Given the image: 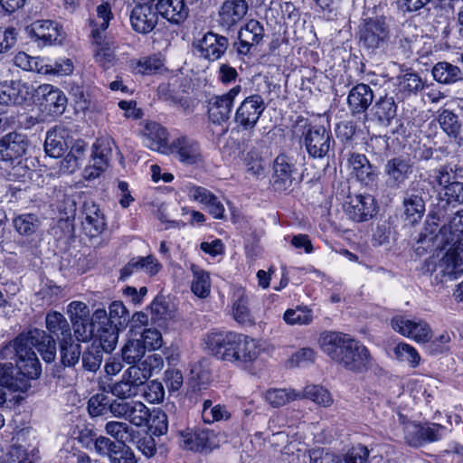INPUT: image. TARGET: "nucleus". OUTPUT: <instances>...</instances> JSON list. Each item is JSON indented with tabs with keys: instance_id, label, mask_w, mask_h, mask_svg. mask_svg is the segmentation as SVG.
I'll list each match as a JSON object with an SVG mask.
<instances>
[{
	"instance_id": "1",
	"label": "nucleus",
	"mask_w": 463,
	"mask_h": 463,
	"mask_svg": "<svg viewBox=\"0 0 463 463\" xmlns=\"http://www.w3.org/2000/svg\"><path fill=\"white\" fill-rule=\"evenodd\" d=\"M318 343L323 352L345 370L360 373L370 364L371 355L367 347L349 335L325 332L320 335Z\"/></svg>"
},
{
	"instance_id": "2",
	"label": "nucleus",
	"mask_w": 463,
	"mask_h": 463,
	"mask_svg": "<svg viewBox=\"0 0 463 463\" xmlns=\"http://www.w3.org/2000/svg\"><path fill=\"white\" fill-rule=\"evenodd\" d=\"M204 343L218 359L236 364L253 362L261 352L257 340L234 332H210Z\"/></svg>"
},
{
	"instance_id": "3",
	"label": "nucleus",
	"mask_w": 463,
	"mask_h": 463,
	"mask_svg": "<svg viewBox=\"0 0 463 463\" xmlns=\"http://www.w3.org/2000/svg\"><path fill=\"white\" fill-rule=\"evenodd\" d=\"M449 246L440 260L430 257L422 263L421 272L431 276V285L434 287L444 288L463 273V244Z\"/></svg>"
},
{
	"instance_id": "4",
	"label": "nucleus",
	"mask_w": 463,
	"mask_h": 463,
	"mask_svg": "<svg viewBox=\"0 0 463 463\" xmlns=\"http://www.w3.org/2000/svg\"><path fill=\"white\" fill-rule=\"evenodd\" d=\"M112 17L110 6L106 3L97 7V15L90 22L94 44V59L104 69L112 67L116 62L115 43L102 34L109 27Z\"/></svg>"
},
{
	"instance_id": "5",
	"label": "nucleus",
	"mask_w": 463,
	"mask_h": 463,
	"mask_svg": "<svg viewBox=\"0 0 463 463\" xmlns=\"http://www.w3.org/2000/svg\"><path fill=\"white\" fill-rule=\"evenodd\" d=\"M29 139L16 131L10 132L0 138V161L5 165V176L14 181L26 173L22 158L29 147Z\"/></svg>"
},
{
	"instance_id": "6",
	"label": "nucleus",
	"mask_w": 463,
	"mask_h": 463,
	"mask_svg": "<svg viewBox=\"0 0 463 463\" xmlns=\"http://www.w3.org/2000/svg\"><path fill=\"white\" fill-rule=\"evenodd\" d=\"M390 26L384 18L364 19L359 25V43L369 53L383 52L390 42Z\"/></svg>"
},
{
	"instance_id": "7",
	"label": "nucleus",
	"mask_w": 463,
	"mask_h": 463,
	"mask_svg": "<svg viewBox=\"0 0 463 463\" xmlns=\"http://www.w3.org/2000/svg\"><path fill=\"white\" fill-rule=\"evenodd\" d=\"M390 325L396 333L417 344H427L433 336L429 322L419 317L398 315L391 319Z\"/></svg>"
},
{
	"instance_id": "8",
	"label": "nucleus",
	"mask_w": 463,
	"mask_h": 463,
	"mask_svg": "<svg viewBox=\"0 0 463 463\" xmlns=\"http://www.w3.org/2000/svg\"><path fill=\"white\" fill-rule=\"evenodd\" d=\"M433 179L440 187L439 198L441 202L452 207L463 204V182L456 179L451 168L443 165L435 169Z\"/></svg>"
},
{
	"instance_id": "9",
	"label": "nucleus",
	"mask_w": 463,
	"mask_h": 463,
	"mask_svg": "<svg viewBox=\"0 0 463 463\" xmlns=\"http://www.w3.org/2000/svg\"><path fill=\"white\" fill-rule=\"evenodd\" d=\"M428 231V228H425ZM435 241L438 247L445 249L448 245L463 244V209L458 210L448 223H445L435 236L427 232L420 234L419 242L426 243Z\"/></svg>"
},
{
	"instance_id": "10",
	"label": "nucleus",
	"mask_w": 463,
	"mask_h": 463,
	"mask_svg": "<svg viewBox=\"0 0 463 463\" xmlns=\"http://www.w3.org/2000/svg\"><path fill=\"white\" fill-rule=\"evenodd\" d=\"M266 109V103L260 94L246 97L238 106L234 114V123L242 131H250L258 124Z\"/></svg>"
},
{
	"instance_id": "11",
	"label": "nucleus",
	"mask_w": 463,
	"mask_h": 463,
	"mask_svg": "<svg viewBox=\"0 0 463 463\" xmlns=\"http://www.w3.org/2000/svg\"><path fill=\"white\" fill-rule=\"evenodd\" d=\"M304 145L311 157L321 159L329 156L335 141L325 127L308 126L304 133Z\"/></svg>"
},
{
	"instance_id": "12",
	"label": "nucleus",
	"mask_w": 463,
	"mask_h": 463,
	"mask_svg": "<svg viewBox=\"0 0 463 463\" xmlns=\"http://www.w3.org/2000/svg\"><path fill=\"white\" fill-rule=\"evenodd\" d=\"M14 346L20 380H28L30 383L31 380L38 378L42 370L35 352L26 344L19 343V336L15 338Z\"/></svg>"
},
{
	"instance_id": "13",
	"label": "nucleus",
	"mask_w": 463,
	"mask_h": 463,
	"mask_svg": "<svg viewBox=\"0 0 463 463\" xmlns=\"http://www.w3.org/2000/svg\"><path fill=\"white\" fill-rule=\"evenodd\" d=\"M111 413L114 417L124 419L137 427L146 425L150 419L149 409L138 401L114 400Z\"/></svg>"
},
{
	"instance_id": "14",
	"label": "nucleus",
	"mask_w": 463,
	"mask_h": 463,
	"mask_svg": "<svg viewBox=\"0 0 463 463\" xmlns=\"http://www.w3.org/2000/svg\"><path fill=\"white\" fill-rule=\"evenodd\" d=\"M164 365L163 358L160 354H153L146 356L137 364H133L128 368L123 375L127 381L137 389L143 385L155 373L161 371Z\"/></svg>"
},
{
	"instance_id": "15",
	"label": "nucleus",
	"mask_w": 463,
	"mask_h": 463,
	"mask_svg": "<svg viewBox=\"0 0 463 463\" xmlns=\"http://www.w3.org/2000/svg\"><path fill=\"white\" fill-rule=\"evenodd\" d=\"M249 11L246 0H224L217 13L218 25L223 31L234 30Z\"/></svg>"
},
{
	"instance_id": "16",
	"label": "nucleus",
	"mask_w": 463,
	"mask_h": 463,
	"mask_svg": "<svg viewBox=\"0 0 463 463\" xmlns=\"http://www.w3.org/2000/svg\"><path fill=\"white\" fill-rule=\"evenodd\" d=\"M241 85H236L226 93L213 96L210 99L208 114L212 122L221 124L230 118L234 100L241 92Z\"/></svg>"
},
{
	"instance_id": "17",
	"label": "nucleus",
	"mask_w": 463,
	"mask_h": 463,
	"mask_svg": "<svg viewBox=\"0 0 463 463\" xmlns=\"http://www.w3.org/2000/svg\"><path fill=\"white\" fill-rule=\"evenodd\" d=\"M427 195L428 194L420 183H411L403 199L405 218L410 223H416L423 217L425 213L424 197Z\"/></svg>"
},
{
	"instance_id": "18",
	"label": "nucleus",
	"mask_w": 463,
	"mask_h": 463,
	"mask_svg": "<svg viewBox=\"0 0 463 463\" xmlns=\"http://www.w3.org/2000/svg\"><path fill=\"white\" fill-rule=\"evenodd\" d=\"M18 336L19 343H24L31 346L32 349L35 347L45 362L51 363L54 361L56 356L55 341L43 330L33 329Z\"/></svg>"
},
{
	"instance_id": "19",
	"label": "nucleus",
	"mask_w": 463,
	"mask_h": 463,
	"mask_svg": "<svg viewBox=\"0 0 463 463\" xmlns=\"http://www.w3.org/2000/svg\"><path fill=\"white\" fill-rule=\"evenodd\" d=\"M265 35L263 25L255 19L249 20L238 32L236 51L240 55H247L251 49L260 44Z\"/></svg>"
},
{
	"instance_id": "20",
	"label": "nucleus",
	"mask_w": 463,
	"mask_h": 463,
	"mask_svg": "<svg viewBox=\"0 0 463 463\" xmlns=\"http://www.w3.org/2000/svg\"><path fill=\"white\" fill-rule=\"evenodd\" d=\"M347 216L354 222H365L376 213L374 199L370 194L350 195L345 204Z\"/></svg>"
},
{
	"instance_id": "21",
	"label": "nucleus",
	"mask_w": 463,
	"mask_h": 463,
	"mask_svg": "<svg viewBox=\"0 0 463 463\" xmlns=\"http://www.w3.org/2000/svg\"><path fill=\"white\" fill-rule=\"evenodd\" d=\"M194 44L201 57L213 61L225 53L228 48V38L208 32Z\"/></svg>"
},
{
	"instance_id": "22",
	"label": "nucleus",
	"mask_w": 463,
	"mask_h": 463,
	"mask_svg": "<svg viewBox=\"0 0 463 463\" xmlns=\"http://www.w3.org/2000/svg\"><path fill=\"white\" fill-rule=\"evenodd\" d=\"M171 149L183 164L198 165L204 161L200 144L193 138L181 137L172 143Z\"/></svg>"
},
{
	"instance_id": "23",
	"label": "nucleus",
	"mask_w": 463,
	"mask_h": 463,
	"mask_svg": "<svg viewBox=\"0 0 463 463\" xmlns=\"http://www.w3.org/2000/svg\"><path fill=\"white\" fill-rule=\"evenodd\" d=\"M158 12L153 5L139 4L136 5L130 15L133 29L140 33H148L157 24Z\"/></svg>"
},
{
	"instance_id": "24",
	"label": "nucleus",
	"mask_w": 463,
	"mask_h": 463,
	"mask_svg": "<svg viewBox=\"0 0 463 463\" xmlns=\"http://www.w3.org/2000/svg\"><path fill=\"white\" fill-rule=\"evenodd\" d=\"M38 93L42 96L41 105L50 115L59 116L64 112L67 98L60 89L43 84L39 87Z\"/></svg>"
},
{
	"instance_id": "25",
	"label": "nucleus",
	"mask_w": 463,
	"mask_h": 463,
	"mask_svg": "<svg viewBox=\"0 0 463 463\" xmlns=\"http://www.w3.org/2000/svg\"><path fill=\"white\" fill-rule=\"evenodd\" d=\"M273 170L272 184L275 190L285 191L289 188L293 182L292 173L295 170L292 159L286 154H279L274 160Z\"/></svg>"
},
{
	"instance_id": "26",
	"label": "nucleus",
	"mask_w": 463,
	"mask_h": 463,
	"mask_svg": "<svg viewBox=\"0 0 463 463\" xmlns=\"http://www.w3.org/2000/svg\"><path fill=\"white\" fill-rule=\"evenodd\" d=\"M29 34L41 40L44 45H52L61 43L62 38L61 28L51 20H38L26 28Z\"/></svg>"
},
{
	"instance_id": "27",
	"label": "nucleus",
	"mask_w": 463,
	"mask_h": 463,
	"mask_svg": "<svg viewBox=\"0 0 463 463\" xmlns=\"http://www.w3.org/2000/svg\"><path fill=\"white\" fill-rule=\"evenodd\" d=\"M188 196L191 200L204 204L209 213L215 219H223L225 217L224 205L219 198L208 189L201 186H192L189 188Z\"/></svg>"
},
{
	"instance_id": "28",
	"label": "nucleus",
	"mask_w": 463,
	"mask_h": 463,
	"mask_svg": "<svg viewBox=\"0 0 463 463\" xmlns=\"http://www.w3.org/2000/svg\"><path fill=\"white\" fill-rule=\"evenodd\" d=\"M373 100V92L370 86L359 83L353 87L347 97V104L353 115L364 114Z\"/></svg>"
},
{
	"instance_id": "29",
	"label": "nucleus",
	"mask_w": 463,
	"mask_h": 463,
	"mask_svg": "<svg viewBox=\"0 0 463 463\" xmlns=\"http://www.w3.org/2000/svg\"><path fill=\"white\" fill-rule=\"evenodd\" d=\"M232 314L234 320L242 326H251L255 324L249 308V297L245 288L241 287L235 288L233 290Z\"/></svg>"
},
{
	"instance_id": "30",
	"label": "nucleus",
	"mask_w": 463,
	"mask_h": 463,
	"mask_svg": "<svg viewBox=\"0 0 463 463\" xmlns=\"http://www.w3.org/2000/svg\"><path fill=\"white\" fill-rule=\"evenodd\" d=\"M30 95L29 87L21 81L0 83V104L22 105Z\"/></svg>"
},
{
	"instance_id": "31",
	"label": "nucleus",
	"mask_w": 463,
	"mask_h": 463,
	"mask_svg": "<svg viewBox=\"0 0 463 463\" xmlns=\"http://www.w3.org/2000/svg\"><path fill=\"white\" fill-rule=\"evenodd\" d=\"M351 175L358 181L369 184L375 181L377 174L367 157L361 154H352L348 158Z\"/></svg>"
},
{
	"instance_id": "32",
	"label": "nucleus",
	"mask_w": 463,
	"mask_h": 463,
	"mask_svg": "<svg viewBox=\"0 0 463 463\" xmlns=\"http://www.w3.org/2000/svg\"><path fill=\"white\" fill-rule=\"evenodd\" d=\"M68 137V133L64 128L56 127L49 130L44 142L45 153L53 158L62 156L69 147Z\"/></svg>"
},
{
	"instance_id": "33",
	"label": "nucleus",
	"mask_w": 463,
	"mask_h": 463,
	"mask_svg": "<svg viewBox=\"0 0 463 463\" xmlns=\"http://www.w3.org/2000/svg\"><path fill=\"white\" fill-rule=\"evenodd\" d=\"M144 136L146 146L150 149L160 153H167L170 149L168 146V133L160 124L156 122L146 123Z\"/></svg>"
},
{
	"instance_id": "34",
	"label": "nucleus",
	"mask_w": 463,
	"mask_h": 463,
	"mask_svg": "<svg viewBox=\"0 0 463 463\" xmlns=\"http://www.w3.org/2000/svg\"><path fill=\"white\" fill-rule=\"evenodd\" d=\"M385 173L391 187H400L412 173V165L410 160L395 157L385 165Z\"/></svg>"
},
{
	"instance_id": "35",
	"label": "nucleus",
	"mask_w": 463,
	"mask_h": 463,
	"mask_svg": "<svg viewBox=\"0 0 463 463\" xmlns=\"http://www.w3.org/2000/svg\"><path fill=\"white\" fill-rule=\"evenodd\" d=\"M155 9L174 24H180L188 15V8L184 0H159L155 4Z\"/></svg>"
},
{
	"instance_id": "36",
	"label": "nucleus",
	"mask_w": 463,
	"mask_h": 463,
	"mask_svg": "<svg viewBox=\"0 0 463 463\" xmlns=\"http://www.w3.org/2000/svg\"><path fill=\"white\" fill-rule=\"evenodd\" d=\"M82 212L85 214V229L90 226L91 236L100 233L105 228V220L98 205L92 200H86L82 205Z\"/></svg>"
},
{
	"instance_id": "37",
	"label": "nucleus",
	"mask_w": 463,
	"mask_h": 463,
	"mask_svg": "<svg viewBox=\"0 0 463 463\" xmlns=\"http://www.w3.org/2000/svg\"><path fill=\"white\" fill-rule=\"evenodd\" d=\"M263 398L273 408H279L302 399V394L291 388H270L263 393Z\"/></svg>"
},
{
	"instance_id": "38",
	"label": "nucleus",
	"mask_w": 463,
	"mask_h": 463,
	"mask_svg": "<svg viewBox=\"0 0 463 463\" xmlns=\"http://www.w3.org/2000/svg\"><path fill=\"white\" fill-rule=\"evenodd\" d=\"M397 106L392 97H381L372 109L373 117L382 125H389L396 116Z\"/></svg>"
},
{
	"instance_id": "39",
	"label": "nucleus",
	"mask_w": 463,
	"mask_h": 463,
	"mask_svg": "<svg viewBox=\"0 0 463 463\" xmlns=\"http://www.w3.org/2000/svg\"><path fill=\"white\" fill-rule=\"evenodd\" d=\"M46 327L50 333L58 338L61 337V340L71 339L70 325L65 317L60 312L53 311L47 314Z\"/></svg>"
},
{
	"instance_id": "40",
	"label": "nucleus",
	"mask_w": 463,
	"mask_h": 463,
	"mask_svg": "<svg viewBox=\"0 0 463 463\" xmlns=\"http://www.w3.org/2000/svg\"><path fill=\"white\" fill-rule=\"evenodd\" d=\"M438 121L442 130L456 142L460 129L463 128L458 115L445 109L439 112Z\"/></svg>"
},
{
	"instance_id": "41",
	"label": "nucleus",
	"mask_w": 463,
	"mask_h": 463,
	"mask_svg": "<svg viewBox=\"0 0 463 463\" xmlns=\"http://www.w3.org/2000/svg\"><path fill=\"white\" fill-rule=\"evenodd\" d=\"M417 28L411 23L403 24L394 38V47L406 56L411 52V45L417 40Z\"/></svg>"
},
{
	"instance_id": "42",
	"label": "nucleus",
	"mask_w": 463,
	"mask_h": 463,
	"mask_svg": "<svg viewBox=\"0 0 463 463\" xmlns=\"http://www.w3.org/2000/svg\"><path fill=\"white\" fill-rule=\"evenodd\" d=\"M13 372L12 364H0V384L18 392L28 391L31 388V383H28V380H20L18 374L14 378Z\"/></svg>"
},
{
	"instance_id": "43",
	"label": "nucleus",
	"mask_w": 463,
	"mask_h": 463,
	"mask_svg": "<svg viewBox=\"0 0 463 463\" xmlns=\"http://www.w3.org/2000/svg\"><path fill=\"white\" fill-rule=\"evenodd\" d=\"M61 361L64 366H74L80 360L81 349L80 344L71 339L60 341Z\"/></svg>"
},
{
	"instance_id": "44",
	"label": "nucleus",
	"mask_w": 463,
	"mask_h": 463,
	"mask_svg": "<svg viewBox=\"0 0 463 463\" xmlns=\"http://www.w3.org/2000/svg\"><path fill=\"white\" fill-rule=\"evenodd\" d=\"M460 70L449 62L441 61L437 63L432 69L434 79L445 84H449L460 79Z\"/></svg>"
},
{
	"instance_id": "45",
	"label": "nucleus",
	"mask_w": 463,
	"mask_h": 463,
	"mask_svg": "<svg viewBox=\"0 0 463 463\" xmlns=\"http://www.w3.org/2000/svg\"><path fill=\"white\" fill-rule=\"evenodd\" d=\"M231 414L225 406L213 405L211 400H205L203 403L202 418L204 423L212 424L213 422L228 420Z\"/></svg>"
},
{
	"instance_id": "46",
	"label": "nucleus",
	"mask_w": 463,
	"mask_h": 463,
	"mask_svg": "<svg viewBox=\"0 0 463 463\" xmlns=\"http://www.w3.org/2000/svg\"><path fill=\"white\" fill-rule=\"evenodd\" d=\"M194 279L191 284V289L194 295L203 298H206L211 291V281L209 274L194 266L192 267Z\"/></svg>"
},
{
	"instance_id": "47",
	"label": "nucleus",
	"mask_w": 463,
	"mask_h": 463,
	"mask_svg": "<svg viewBox=\"0 0 463 463\" xmlns=\"http://www.w3.org/2000/svg\"><path fill=\"white\" fill-rule=\"evenodd\" d=\"M15 231L22 236L33 234L40 226L38 217L33 213H24L16 216L13 220Z\"/></svg>"
},
{
	"instance_id": "48",
	"label": "nucleus",
	"mask_w": 463,
	"mask_h": 463,
	"mask_svg": "<svg viewBox=\"0 0 463 463\" xmlns=\"http://www.w3.org/2000/svg\"><path fill=\"white\" fill-rule=\"evenodd\" d=\"M301 394L302 399H309L323 407H329L334 402L329 391L319 385H307Z\"/></svg>"
},
{
	"instance_id": "49",
	"label": "nucleus",
	"mask_w": 463,
	"mask_h": 463,
	"mask_svg": "<svg viewBox=\"0 0 463 463\" xmlns=\"http://www.w3.org/2000/svg\"><path fill=\"white\" fill-rule=\"evenodd\" d=\"M109 319L117 331L126 328L129 322V314L120 301H114L109 305Z\"/></svg>"
},
{
	"instance_id": "50",
	"label": "nucleus",
	"mask_w": 463,
	"mask_h": 463,
	"mask_svg": "<svg viewBox=\"0 0 463 463\" xmlns=\"http://www.w3.org/2000/svg\"><path fill=\"white\" fill-rule=\"evenodd\" d=\"M395 358L400 362L408 363L412 368L417 367L420 362V356L411 345L401 342L393 349Z\"/></svg>"
},
{
	"instance_id": "51",
	"label": "nucleus",
	"mask_w": 463,
	"mask_h": 463,
	"mask_svg": "<svg viewBox=\"0 0 463 463\" xmlns=\"http://www.w3.org/2000/svg\"><path fill=\"white\" fill-rule=\"evenodd\" d=\"M14 64L24 71L46 72L48 69L43 68V59L32 57L24 52H20L14 57Z\"/></svg>"
},
{
	"instance_id": "52",
	"label": "nucleus",
	"mask_w": 463,
	"mask_h": 463,
	"mask_svg": "<svg viewBox=\"0 0 463 463\" xmlns=\"http://www.w3.org/2000/svg\"><path fill=\"white\" fill-rule=\"evenodd\" d=\"M146 353V346L142 341L129 340L122 348V359L128 364H137L141 362Z\"/></svg>"
},
{
	"instance_id": "53",
	"label": "nucleus",
	"mask_w": 463,
	"mask_h": 463,
	"mask_svg": "<svg viewBox=\"0 0 463 463\" xmlns=\"http://www.w3.org/2000/svg\"><path fill=\"white\" fill-rule=\"evenodd\" d=\"M207 438L204 434L182 432L180 435V446L187 450L201 452L206 449Z\"/></svg>"
},
{
	"instance_id": "54",
	"label": "nucleus",
	"mask_w": 463,
	"mask_h": 463,
	"mask_svg": "<svg viewBox=\"0 0 463 463\" xmlns=\"http://www.w3.org/2000/svg\"><path fill=\"white\" fill-rule=\"evenodd\" d=\"M94 449L99 455L106 456L111 461L124 447L105 436H99L94 441Z\"/></svg>"
},
{
	"instance_id": "55",
	"label": "nucleus",
	"mask_w": 463,
	"mask_h": 463,
	"mask_svg": "<svg viewBox=\"0 0 463 463\" xmlns=\"http://www.w3.org/2000/svg\"><path fill=\"white\" fill-rule=\"evenodd\" d=\"M114 146L115 142L111 138H103L98 140V142L94 145L92 162L104 163L105 167L107 168L112 156V148Z\"/></svg>"
},
{
	"instance_id": "56",
	"label": "nucleus",
	"mask_w": 463,
	"mask_h": 463,
	"mask_svg": "<svg viewBox=\"0 0 463 463\" xmlns=\"http://www.w3.org/2000/svg\"><path fill=\"white\" fill-rule=\"evenodd\" d=\"M138 389L132 385V383L127 381L125 375H122V379L109 385L107 392H110L120 401H126L128 398L136 396Z\"/></svg>"
},
{
	"instance_id": "57",
	"label": "nucleus",
	"mask_w": 463,
	"mask_h": 463,
	"mask_svg": "<svg viewBox=\"0 0 463 463\" xmlns=\"http://www.w3.org/2000/svg\"><path fill=\"white\" fill-rule=\"evenodd\" d=\"M370 451L367 447L358 444L345 455L337 458L335 463H368Z\"/></svg>"
},
{
	"instance_id": "58",
	"label": "nucleus",
	"mask_w": 463,
	"mask_h": 463,
	"mask_svg": "<svg viewBox=\"0 0 463 463\" xmlns=\"http://www.w3.org/2000/svg\"><path fill=\"white\" fill-rule=\"evenodd\" d=\"M105 430L108 435L116 439L123 447L133 432V430L127 423L115 420L107 422Z\"/></svg>"
},
{
	"instance_id": "59",
	"label": "nucleus",
	"mask_w": 463,
	"mask_h": 463,
	"mask_svg": "<svg viewBox=\"0 0 463 463\" xmlns=\"http://www.w3.org/2000/svg\"><path fill=\"white\" fill-rule=\"evenodd\" d=\"M247 172L253 175H261L264 173V160L257 147H251L244 156Z\"/></svg>"
},
{
	"instance_id": "60",
	"label": "nucleus",
	"mask_w": 463,
	"mask_h": 463,
	"mask_svg": "<svg viewBox=\"0 0 463 463\" xmlns=\"http://www.w3.org/2000/svg\"><path fill=\"white\" fill-rule=\"evenodd\" d=\"M114 400L104 392L97 393L93 395L88 402V410L92 416H99L103 414L107 409L111 412V404Z\"/></svg>"
},
{
	"instance_id": "61",
	"label": "nucleus",
	"mask_w": 463,
	"mask_h": 463,
	"mask_svg": "<svg viewBox=\"0 0 463 463\" xmlns=\"http://www.w3.org/2000/svg\"><path fill=\"white\" fill-rule=\"evenodd\" d=\"M283 319L288 325H308L313 320L311 310L307 308L288 309L283 316Z\"/></svg>"
},
{
	"instance_id": "62",
	"label": "nucleus",
	"mask_w": 463,
	"mask_h": 463,
	"mask_svg": "<svg viewBox=\"0 0 463 463\" xmlns=\"http://www.w3.org/2000/svg\"><path fill=\"white\" fill-rule=\"evenodd\" d=\"M404 437L408 444L414 447L422 445L423 442V425L415 422H407L404 424Z\"/></svg>"
},
{
	"instance_id": "63",
	"label": "nucleus",
	"mask_w": 463,
	"mask_h": 463,
	"mask_svg": "<svg viewBox=\"0 0 463 463\" xmlns=\"http://www.w3.org/2000/svg\"><path fill=\"white\" fill-rule=\"evenodd\" d=\"M150 430L154 435L161 436L167 432L168 420L165 411L161 410L153 411V412L150 413Z\"/></svg>"
},
{
	"instance_id": "64",
	"label": "nucleus",
	"mask_w": 463,
	"mask_h": 463,
	"mask_svg": "<svg viewBox=\"0 0 463 463\" xmlns=\"http://www.w3.org/2000/svg\"><path fill=\"white\" fill-rule=\"evenodd\" d=\"M399 86L402 90L416 92L423 89L424 82L417 73L408 72L399 78Z\"/></svg>"
}]
</instances>
